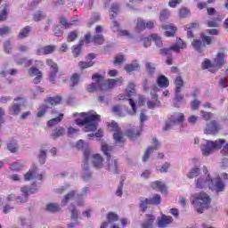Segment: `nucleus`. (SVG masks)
I'll use <instances>...</instances> for the list:
<instances>
[{
  "instance_id": "1",
  "label": "nucleus",
  "mask_w": 228,
  "mask_h": 228,
  "mask_svg": "<svg viewBox=\"0 0 228 228\" xmlns=\"http://www.w3.org/2000/svg\"><path fill=\"white\" fill-rule=\"evenodd\" d=\"M74 117H80L75 122L77 126L84 127L85 133L97 131V124L101 120V116L97 112L91 110L89 112L76 113Z\"/></svg>"
},
{
  "instance_id": "2",
  "label": "nucleus",
  "mask_w": 228,
  "mask_h": 228,
  "mask_svg": "<svg viewBox=\"0 0 228 228\" xmlns=\"http://www.w3.org/2000/svg\"><path fill=\"white\" fill-rule=\"evenodd\" d=\"M196 188L202 190L203 188H209L212 191L220 193L225 190V183L222 182L220 177L211 178L209 175L200 176L195 180Z\"/></svg>"
},
{
  "instance_id": "3",
  "label": "nucleus",
  "mask_w": 228,
  "mask_h": 228,
  "mask_svg": "<svg viewBox=\"0 0 228 228\" xmlns=\"http://www.w3.org/2000/svg\"><path fill=\"white\" fill-rule=\"evenodd\" d=\"M135 86H136L133 82H129L126 89V94L118 95L119 101H126V99H128L132 108V110L128 112V115H136V103L138 102V99L139 104L143 105V102H145L143 97L136 94V89H134Z\"/></svg>"
},
{
  "instance_id": "4",
  "label": "nucleus",
  "mask_w": 228,
  "mask_h": 228,
  "mask_svg": "<svg viewBox=\"0 0 228 228\" xmlns=\"http://www.w3.org/2000/svg\"><path fill=\"white\" fill-rule=\"evenodd\" d=\"M157 85L158 86H153L151 87V101H149L147 102L149 110L159 108V104H161V102H159V100H158V92H159V88L168 87V85H170V83L168 82V78L167 77H165L164 75H160L157 77Z\"/></svg>"
},
{
  "instance_id": "5",
  "label": "nucleus",
  "mask_w": 228,
  "mask_h": 228,
  "mask_svg": "<svg viewBox=\"0 0 228 228\" xmlns=\"http://www.w3.org/2000/svg\"><path fill=\"white\" fill-rule=\"evenodd\" d=\"M94 83H92L86 86L87 92H106L116 86L115 79L104 80V77L99 74H94L92 77Z\"/></svg>"
},
{
  "instance_id": "6",
  "label": "nucleus",
  "mask_w": 228,
  "mask_h": 228,
  "mask_svg": "<svg viewBox=\"0 0 228 228\" xmlns=\"http://www.w3.org/2000/svg\"><path fill=\"white\" fill-rule=\"evenodd\" d=\"M191 204L198 213H204V209H208L211 204V198L206 192H198L191 196Z\"/></svg>"
},
{
  "instance_id": "7",
  "label": "nucleus",
  "mask_w": 228,
  "mask_h": 228,
  "mask_svg": "<svg viewBox=\"0 0 228 228\" xmlns=\"http://www.w3.org/2000/svg\"><path fill=\"white\" fill-rule=\"evenodd\" d=\"M225 143V140L219 139L216 141L202 140L200 143V151L203 156H210L215 151L222 149V146Z\"/></svg>"
},
{
  "instance_id": "8",
  "label": "nucleus",
  "mask_w": 228,
  "mask_h": 228,
  "mask_svg": "<svg viewBox=\"0 0 228 228\" xmlns=\"http://www.w3.org/2000/svg\"><path fill=\"white\" fill-rule=\"evenodd\" d=\"M75 195H76V191H70L61 200V205L60 203H56V202L47 203L45 207V211H47L48 213H60V211H61V208H63V206H67V203L69 200H72Z\"/></svg>"
},
{
  "instance_id": "9",
  "label": "nucleus",
  "mask_w": 228,
  "mask_h": 228,
  "mask_svg": "<svg viewBox=\"0 0 228 228\" xmlns=\"http://www.w3.org/2000/svg\"><path fill=\"white\" fill-rule=\"evenodd\" d=\"M102 151L105 156L108 158V167L107 169L110 174H118V160L111 159V151H113V146L108 144H102Z\"/></svg>"
},
{
  "instance_id": "10",
  "label": "nucleus",
  "mask_w": 228,
  "mask_h": 228,
  "mask_svg": "<svg viewBox=\"0 0 228 228\" xmlns=\"http://www.w3.org/2000/svg\"><path fill=\"white\" fill-rule=\"evenodd\" d=\"M116 33L118 37H125V38H136L138 42H142L143 47H151L152 38L145 36H137L135 34H133L129 32L128 30L124 29H117Z\"/></svg>"
},
{
  "instance_id": "11",
  "label": "nucleus",
  "mask_w": 228,
  "mask_h": 228,
  "mask_svg": "<svg viewBox=\"0 0 228 228\" xmlns=\"http://www.w3.org/2000/svg\"><path fill=\"white\" fill-rule=\"evenodd\" d=\"M84 158L85 163H88L91 159L94 168H102L104 167L102 157L100 154L92 155L88 149L84 150Z\"/></svg>"
},
{
  "instance_id": "12",
  "label": "nucleus",
  "mask_w": 228,
  "mask_h": 228,
  "mask_svg": "<svg viewBox=\"0 0 228 228\" xmlns=\"http://www.w3.org/2000/svg\"><path fill=\"white\" fill-rule=\"evenodd\" d=\"M186 47H188V45H186V42H184L182 38L177 37L176 43L174 44L171 47L161 48L160 54H168L170 51H172L173 53H181V49H186Z\"/></svg>"
},
{
  "instance_id": "13",
  "label": "nucleus",
  "mask_w": 228,
  "mask_h": 228,
  "mask_svg": "<svg viewBox=\"0 0 228 228\" xmlns=\"http://www.w3.org/2000/svg\"><path fill=\"white\" fill-rule=\"evenodd\" d=\"M183 122H184V113L175 112L170 116L169 120L166 122L164 129L165 131H168L172 129L173 126H175L177 124H183Z\"/></svg>"
},
{
  "instance_id": "14",
  "label": "nucleus",
  "mask_w": 228,
  "mask_h": 228,
  "mask_svg": "<svg viewBox=\"0 0 228 228\" xmlns=\"http://www.w3.org/2000/svg\"><path fill=\"white\" fill-rule=\"evenodd\" d=\"M110 127L112 128V131H114L113 138L116 145H118L119 147H122L124 145V134H122V131L120 130V127L118 126V124L115 123L114 121L110 123Z\"/></svg>"
},
{
  "instance_id": "15",
  "label": "nucleus",
  "mask_w": 228,
  "mask_h": 228,
  "mask_svg": "<svg viewBox=\"0 0 228 228\" xmlns=\"http://www.w3.org/2000/svg\"><path fill=\"white\" fill-rule=\"evenodd\" d=\"M37 188L36 187H28V186H23L20 188V191L22 196H18L16 198V202H20V204H24L25 202H28V196L30 193H36L37 191Z\"/></svg>"
},
{
  "instance_id": "16",
  "label": "nucleus",
  "mask_w": 228,
  "mask_h": 228,
  "mask_svg": "<svg viewBox=\"0 0 228 228\" xmlns=\"http://www.w3.org/2000/svg\"><path fill=\"white\" fill-rule=\"evenodd\" d=\"M26 104V100L22 97H18L14 99V102L11 107H9V111L11 115H19L21 111V107Z\"/></svg>"
},
{
  "instance_id": "17",
  "label": "nucleus",
  "mask_w": 228,
  "mask_h": 228,
  "mask_svg": "<svg viewBox=\"0 0 228 228\" xmlns=\"http://www.w3.org/2000/svg\"><path fill=\"white\" fill-rule=\"evenodd\" d=\"M75 200L77 202V205L78 206H85V199L88 197V193H90V187H84L81 189V191L77 194V191H75Z\"/></svg>"
},
{
  "instance_id": "18",
  "label": "nucleus",
  "mask_w": 228,
  "mask_h": 228,
  "mask_svg": "<svg viewBox=\"0 0 228 228\" xmlns=\"http://www.w3.org/2000/svg\"><path fill=\"white\" fill-rule=\"evenodd\" d=\"M209 35H220V30L218 29H210L208 30L207 33H201V42L204 45V47H206V45H211V44H213V37H211V36Z\"/></svg>"
},
{
  "instance_id": "19",
  "label": "nucleus",
  "mask_w": 228,
  "mask_h": 228,
  "mask_svg": "<svg viewBox=\"0 0 228 228\" xmlns=\"http://www.w3.org/2000/svg\"><path fill=\"white\" fill-rule=\"evenodd\" d=\"M31 179H37V181H42V175L38 174V168L33 166L29 168L28 172L24 175L25 181H31Z\"/></svg>"
},
{
  "instance_id": "20",
  "label": "nucleus",
  "mask_w": 228,
  "mask_h": 228,
  "mask_svg": "<svg viewBox=\"0 0 228 228\" xmlns=\"http://www.w3.org/2000/svg\"><path fill=\"white\" fill-rule=\"evenodd\" d=\"M220 131V125L217 120H212L210 123L207 124L204 130L205 134H216Z\"/></svg>"
},
{
  "instance_id": "21",
  "label": "nucleus",
  "mask_w": 228,
  "mask_h": 228,
  "mask_svg": "<svg viewBox=\"0 0 228 228\" xmlns=\"http://www.w3.org/2000/svg\"><path fill=\"white\" fill-rule=\"evenodd\" d=\"M154 28V21L138 18L136 20V29H152Z\"/></svg>"
},
{
  "instance_id": "22",
  "label": "nucleus",
  "mask_w": 228,
  "mask_h": 228,
  "mask_svg": "<svg viewBox=\"0 0 228 228\" xmlns=\"http://www.w3.org/2000/svg\"><path fill=\"white\" fill-rule=\"evenodd\" d=\"M172 222H174V218L172 216L163 215L161 217H158L157 225L159 228H165L168 227Z\"/></svg>"
},
{
  "instance_id": "23",
  "label": "nucleus",
  "mask_w": 228,
  "mask_h": 228,
  "mask_svg": "<svg viewBox=\"0 0 228 228\" xmlns=\"http://www.w3.org/2000/svg\"><path fill=\"white\" fill-rule=\"evenodd\" d=\"M28 75L31 77H35L33 79L34 85H38L40 81H42V71H40L38 69L32 67L28 69Z\"/></svg>"
},
{
  "instance_id": "24",
  "label": "nucleus",
  "mask_w": 228,
  "mask_h": 228,
  "mask_svg": "<svg viewBox=\"0 0 228 228\" xmlns=\"http://www.w3.org/2000/svg\"><path fill=\"white\" fill-rule=\"evenodd\" d=\"M46 64L50 67V81H54L56 75L58 74V64H56L53 60H46Z\"/></svg>"
},
{
  "instance_id": "25",
  "label": "nucleus",
  "mask_w": 228,
  "mask_h": 228,
  "mask_svg": "<svg viewBox=\"0 0 228 228\" xmlns=\"http://www.w3.org/2000/svg\"><path fill=\"white\" fill-rule=\"evenodd\" d=\"M152 142H153V145L149 147L146 150L144 156L142 157V161H147V159H149V157L151 156V154H152V152H154V151H158V149H159V142H158V139L153 138Z\"/></svg>"
},
{
  "instance_id": "26",
  "label": "nucleus",
  "mask_w": 228,
  "mask_h": 228,
  "mask_svg": "<svg viewBox=\"0 0 228 228\" xmlns=\"http://www.w3.org/2000/svg\"><path fill=\"white\" fill-rule=\"evenodd\" d=\"M152 190H157V191H161V193H167V185L163 181H155L150 184Z\"/></svg>"
},
{
  "instance_id": "27",
  "label": "nucleus",
  "mask_w": 228,
  "mask_h": 228,
  "mask_svg": "<svg viewBox=\"0 0 228 228\" xmlns=\"http://www.w3.org/2000/svg\"><path fill=\"white\" fill-rule=\"evenodd\" d=\"M226 59H227V55H225V53H224L219 52L215 58L214 65H216V67H218L220 69V67H222V65L225 63Z\"/></svg>"
},
{
  "instance_id": "28",
  "label": "nucleus",
  "mask_w": 228,
  "mask_h": 228,
  "mask_svg": "<svg viewBox=\"0 0 228 228\" xmlns=\"http://www.w3.org/2000/svg\"><path fill=\"white\" fill-rule=\"evenodd\" d=\"M125 70L127 74H131V72H136L140 70V63L138 61H134L132 63L125 65Z\"/></svg>"
},
{
  "instance_id": "29",
  "label": "nucleus",
  "mask_w": 228,
  "mask_h": 228,
  "mask_svg": "<svg viewBox=\"0 0 228 228\" xmlns=\"http://www.w3.org/2000/svg\"><path fill=\"white\" fill-rule=\"evenodd\" d=\"M145 218L146 221L142 224V228H154V220H156V216L147 214Z\"/></svg>"
},
{
  "instance_id": "30",
  "label": "nucleus",
  "mask_w": 228,
  "mask_h": 228,
  "mask_svg": "<svg viewBox=\"0 0 228 228\" xmlns=\"http://www.w3.org/2000/svg\"><path fill=\"white\" fill-rule=\"evenodd\" d=\"M101 33H102V29H96V33L92 40V42L97 45H102V44H104V37Z\"/></svg>"
},
{
  "instance_id": "31",
  "label": "nucleus",
  "mask_w": 228,
  "mask_h": 228,
  "mask_svg": "<svg viewBox=\"0 0 228 228\" xmlns=\"http://www.w3.org/2000/svg\"><path fill=\"white\" fill-rule=\"evenodd\" d=\"M191 45L197 53H203L204 52V44L200 39H193L191 42Z\"/></svg>"
},
{
  "instance_id": "32",
  "label": "nucleus",
  "mask_w": 228,
  "mask_h": 228,
  "mask_svg": "<svg viewBox=\"0 0 228 228\" xmlns=\"http://www.w3.org/2000/svg\"><path fill=\"white\" fill-rule=\"evenodd\" d=\"M199 175H200V167H199V166L191 168L187 174L188 179H195V177H199Z\"/></svg>"
},
{
  "instance_id": "33",
  "label": "nucleus",
  "mask_w": 228,
  "mask_h": 228,
  "mask_svg": "<svg viewBox=\"0 0 228 228\" xmlns=\"http://www.w3.org/2000/svg\"><path fill=\"white\" fill-rule=\"evenodd\" d=\"M82 177L84 181H90L92 179V172L88 169V163L85 162L83 166Z\"/></svg>"
},
{
  "instance_id": "34",
  "label": "nucleus",
  "mask_w": 228,
  "mask_h": 228,
  "mask_svg": "<svg viewBox=\"0 0 228 228\" xmlns=\"http://www.w3.org/2000/svg\"><path fill=\"white\" fill-rule=\"evenodd\" d=\"M24 168V160H18L10 166V170L12 172H19Z\"/></svg>"
},
{
  "instance_id": "35",
  "label": "nucleus",
  "mask_w": 228,
  "mask_h": 228,
  "mask_svg": "<svg viewBox=\"0 0 228 228\" xmlns=\"http://www.w3.org/2000/svg\"><path fill=\"white\" fill-rule=\"evenodd\" d=\"M60 102H61V97L60 96L50 97L46 101V106H48V108H51V106H56V104H60Z\"/></svg>"
},
{
  "instance_id": "36",
  "label": "nucleus",
  "mask_w": 228,
  "mask_h": 228,
  "mask_svg": "<svg viewBox=\"0 0 228 228\" xmlns=\"http://www.w3.org/2000/svg\"><path fill=\"white\" fill-rule=\"evenodd\" d=\"M63 120V114L60 113L56 118H53V119H50L47 123V126L49 127H53V126H56V124H60Z\"/></svg>"
},
{
  "instance_id": "37",
  "label": "nucleus",
  "mask_w": 228,
  "mask_h": 228,
  "mask_svg": "<svg viewBox=\"0 0 228 228\" xmlns=\"http://www.w3.org/2000/svg\"><path fill=\"white\" fill-rule=\"evenodd\" d=\"M47 110H49V105H47L46 103L44 105H41L37 109V118H42V117H44V115H45V113H47Z\"/></svg>"
},
{
  "instance_id": "38",
  "label": "nucleus",
  "mask_w": 228,
  "mask_h": 228,
  "mask_svg": "<svg viewBox=\"0 0 228 228\" xmlns=\"http://www.w3.org/2000/svg\"><path fill=\"white\" fill-rule=\"evenodd\" d=\"M175 92H181V90L183 89V86H184V81L183 80V77H176V78L175 79Z\"/></svg>"
},
{
  "instance_id": "39",
  "label": "nucleus",
  "mask_w": 228,
  "mask_h": 228,
  "mask_svg": "<svg viewBox=\"0 0 228 228\" xmlns=\"http://www.w3.org/2000/svg\"><path fill=\"white\" fill-rule=\"evenodd\" d=\"M151 40H153L155 45L161 49L163 47V40H161V37L158 36L157 34H152L151 36Z\"/></svg>"
},
{
  "instance_id": "40",
  "label": "nucleus",
  "mask_w": 228,
  "mask_h": 228,
  "mask_svg": "<svg viewBox=\"0 0 228 228\" xmlns=\"http://www.w3.org/2000/svg\"><path fill=\"white\" fill-rule=\"evenodd\" d=\"M140 131L141 130L136 127L131 128L127 130L126 136H128V138H137V136H140Z\"/></svg>"
},
{
  "instance_id": "41",
  "label": "nucleus",
  "mask_w": 228,
  "mask_h": 228,
  "mask_svg": "<svg viewBox=\"0 0 228 228\" xmlns=\"http://www.w3.org/2000/svg\"><path fill=\"white\" fill-rule=\"evenodd\" d=\"M149 204L159 206V204H161V196L159 194H155L152 198L148 199Z\"/></svg>"
},
{
  "instance_id": "42",
  "label": "nucleus",
  "mask_w": 228,
  "mask_h": 228,
  "mask_svg": "<svg viewBox=\"0 0 228 228\" xmlns=\"http://www.w3.org/2000/svg\"><path fill=\"white\" fill-rule=\"evenodd\" d=\"M63 134H65V128L60 126L52 134V138L56 140V138H60V136H63Z\"/></svg>"
},
{
  "instance_id": "43",
  "label": "nucleus",
  "mask_w": 228,
  "mask_h": 228,
  "mask_svg": "<svg viewBox=\"0 0 228 228\" xmlns=\"http://www.w3.org/2000/svg\"><path fill=\"white\" fill-rule=\"evenodd\" d=\"M119 10H120V7L118 6V4H112L110 7V19H115V17H117L118 13Z\"/></svg>"
},
{
  "instance_id": "44",
  "label": "nucleus",
  "mask_w": 228,
  "mask_h": 228,
  "mask_svg": "<svg viewBox=\"0 0 228 228\" xmlns=\"http://www.w3.org/2000/svg\"><path fill=\"white\" fill-rule=\"evenodd\" d=\"M15 60L18 65H22L23 67H29L33 63L31 60H28L26 58L15 59Z\"/></svg>"
},
{
  "instance_id": "45",
  "label": "nucleus",
  "mask_w": 228,
  "mask_h": 228,
  "mask_svg": "<svg viewBox=\"0 0 228 228\" xmlns=\"http://www.w3.org/2000/svg\"><path fill=\"white\" fill-rule=\"evenodd\" d=\"M7 149L12 154H15L19 151V144L17 142H11L7 144Z\"/></svg>"
},
{
  "instance_id": "46",
  "label": "nucleus",
  "mask_w": 228,
  "mask_h": 228,
  "mask_svg": "<svg viewBox=\"0 0 228 228\" xmlns=\"http://www.w3.org/2000/svg\"><path fill=\"white\" fill-rule=\"evenodd\" d=\"M60 22L61 26H63L64 28H70V26H74L77 24V20H72L71 22L69 23L67 21V19H65V17H61Z\"/></svg>"
},
{
  "instance_id": "47",
  "label": "nucleus",
  "mask_w": 228,
  "mask_h": 228,
  "mask_svg": "<svg viewBox=\"0 0 228 228\" xmlns=\"http://www.w3.org/2000/svg\"><path fill=\"white\" fill-rule=\"evenodd\" d=\"M46 15L42 11H37L34 13V20L35 22H38L40 20H44L45 19Z\"/></svg>"
},
{
  "instance_id": "48",
  "label": "nucleus",
  "mask_w": 228,
  "mask_h": 228,
  "mask_svg": "<svg viewBox=\"0 0 228 228\" xmlns=\"http://www.w3.org/2000/svg\"><path fill=\"white\" fill-rule=\"evenodd\" d=\"M169 168H170V163L166 162L161 167H157L156 170L160 174H167Z\"/></svg>"
},
{
  "instance_id": "49",
  "label": "nucleus",
  "mask_w": 228,
  "mask_h": 228,
  "mask_svg": "<svg viewBox=\"0 0 228 228\" xmlns=\"http://www.w3.org/2000/svg\"><path fill=\"white\" fill-rule=\"evenodd\" d=\"M45 159H47V151H45L44 150H40L39 154H38L39 163L41 165H45Z\"/></svg>"
},
{
  "instance_id": "50",
  "label": "nucleus",
  "mask_w": 228,
  "mask_h": 228,
  "mask_svg": "<svg viewBox=\"0 0 228 228\" xmlns=\"http://www.w3.org/2000/svg\"><path fill=\"white\" fill-rule=\"evenodd\" d=\"M107 224L110 225V224H113V222H117L118 220V216L113 212H110L107 216Z\"/></svg>"
},
{
  "instance_id": "51",
  "label": "nucleus",
  "mask_w": 228,
  "mask_h": 228,
  "mask_svg": "<svg viewBox=\"0 0 228 228\" xmlns=\"http://www.w3.org/2000/svg\"><path fill=\"white\" fill-rule=\"evenodd\" d=\"M69 211L71 213V218L72 220H77L78 216H79V210L76 208V207L71 206L69 207Z\"/></svg>"
},
{
  "instance_id": "52",
  "label": "nucleus",
  "mask_w": 228,
  "mask_h": 228,
  "mask_svg": "<svg viewBox=\"0 0 228 228\" xmlns=\"http://www.w3.org/2000/svg\"><path fill=\"white\" fill-rule=\"evenodd\" d=\"M146 70L150 76H152L156 70V65L152 62H146Z\"/></svg>"
},
{
  "instance_id": "53",
  "label": "nucleus",
  "mask_w": 228,
  "mask_h": 228,
  "mask_svg": "<svg viewBox=\"0 0 228 228\" xmlns=\"http://www.w3.org/2000/svg\"><path fill=\"white\" fill-rule=\"evenodd\" d=\"M79 83V75L77 73H75L71 78H70V84L69 86L74 88V86H77V85Z\"/></svg>"
},
{
  "instance_id": "54",
  "label": "nucleus",
  "mask_w": 228,
  "mask_h": 228,
  "mask_svg": "<svg viewBox=\"0 0 228 228\" xmlns=\"http://www.w3.org/2000/svg\"><path fill=\"white\" fill-rule=\"evenodd\" d=\"M82 46H83V41H80V43L77 46H74L72 53H73L75 58H77V56H79V54H81V47Z\"/></svg>"
},
{
  "instance_id": "55",
  "label": "nucleus",
  "mask_w": 228,
  "mask_h": 228,
  "mask_svg": "<svg viewBox=\"0 0 228 228\" xmlns=\"http://www.w3.org/2000/svg\"><path fill=\"white\" fill-rule=\"evenodd\" d=\"M20 224H21V225H23V227L31 228V225H32L31 219L26 218V217H20Z\"/></svg>"
},
{
  "instance_id": "56",
  "label": "nucleus",
  "mask_w": 228,
  "mask_h": 228,
  "mask_svg": "<svg viewBox=\"0 0 228 228\" xmlns=\"http://www.w3.org/2000/svg\"><path fill=\"white\" fill-rule=\"evenodd\" d=\"M112 111L113 113L117 116V117H126V115H124V113H122V107L116 105L112 108Z\"/></svg>"
},
{
  "instance_id": "57",
  "label": "nucleus",
  "mask_w": 228,
  "mask_h": 228,
  "mask_svg": "<svg viewBox=\"0 0 228 228\" xmlns=\"http://www.w3.org/2000/svg\"><path fill=\"white\" fill-rule=\"evenodd\" d=\"M140 208L142 209V213L147 210V206H149V199H141L140 200Z\"/></svg>"
},
{
  "instance_id": "58",
  "label": "nucleus",
  "mask_w": 228,
  "mask_h": 228,
  "mask_svg": "<svg viewBox=\"0 0 228 228\" xmlns=\"http://www.w3.org/2000/svg\"><path fill=\"white\" fill-rule=\"evenodd\" d=\"M200 115L203 120H211L213 118V113L200 110Z\"/></svg>"
},
{
  "instance_id": "59",
  "label": "nucleus",
  "mask_w": 228,
  "mask_h": 228,
  "mask_svg": "<svg viewBox=\"0 0 228 228\" xmlns=\"http://www.w3.org/2000/svg\"><path fill=\"white\" fill-rule=\"evenodd\" d=\"M187 122L191 124V126H195L197 122H199V116L191 115L187 118Z\"/></svg>"
},
{
  "instance_id": "60",
  "label": "nucleus",
  "mask_w": 228,
  "mask_h": 228,
  "mask_svg": "<svg viewBox=\"0 0 228 228\" xmlns=\"http://www.w3.org/2000/svg\"><path fill=\"white\" fill-rule=\"evenodd\" d=\"M76 38H77V31L72 30L69 33L67 40L68 42H74Z\"/></svg>"
},
{
  "instance_id": "61",
  "label": "nucleus",
  "mask_w": 228,
  "mask_h": 228,
  "mask_svg": "<svg viewBox=\"0 0 228 228\" xmlns=\"http://www.w3.org/2000/svg\"><path fill=\"white\" fill-rule=\"evenodd\" d=\"M200 104L201 102L199 100H194L191 102V108L192 111H197V110H199V108L200 107Z\"/></svg>"
},
{
  "instance_id": "62",
  "label": "nucleus",
  "mask_w": 228,
  "mask_h": 228,
  "mask_svg": "<svg viewBox=\"0 0 228 228\" xmlns=\"http://www.w3.org/2000/svg\"><path fill=\"white\" fill-rule=\"evenodd\" d=\"M124 54L119 53L116 55L115 60H114V65H120L124 61Z\"/></svg>"
},
{
  "instance_id": "63",
  "label": "nucleus",
  "mask_w": 228,
  "mask_h": 228,
  "mask_svg": "<svg viewBox=\"0 0 228 228\" xmlns=\"http://www.w3.org/2000/svg\"><path fill=\"white\" fill-rule=\"evenodd\" d=\"M7 15H8V6H4L0 12V21L6 20Z\"/></svg>"
},
{
  "instance_id": "64",
  "label": "nucleus",
  "mask_w": 228,
  "mask_h": 228,
  "mask_svg": "<svg viewBox=\"0 0 228 228\" xmlns=\"http://www.w3.org/2000/svg\"><path fill=\"white\" fill-rule=\"evenodd\" d=\"M184 95L181 94V92L175 91V102H183Z\"/></svg>"
}]
</instances>
